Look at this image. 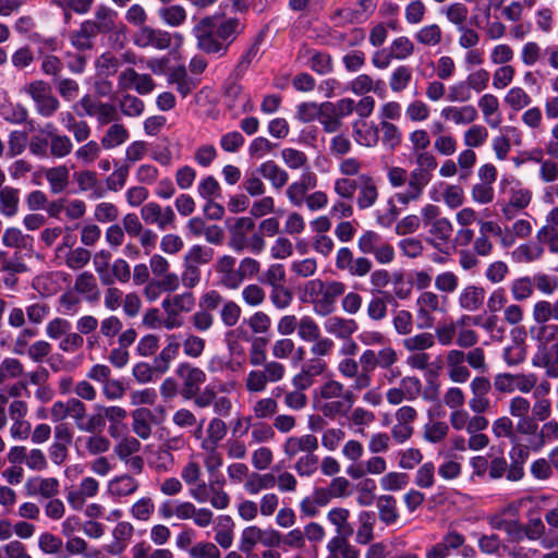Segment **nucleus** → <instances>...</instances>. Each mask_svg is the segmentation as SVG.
I'll return each instance as SVG.
<instances>
[{"instance_id": "f257e3e1", "label": "nucleus", "mask_w": 558, "mask_h": 558, "mask_svg": "<svg viewBox=\"0 0 558 558\" xmlns=\"http://www.w3.org/2000/svg\"><path fill=\"white\" fill-rule=\"evenodd\" d=\"M244 31V24L238 17L218 19L208 15L199 19L192 29L196 47L206 54L225 57L230 46Z\"/></svg>"}, {"instance_id": "f03ea898", "label": "nucleus", "mask_w": 558, "mask_h": 558, "mask_svg": "<svg viewBox=\"0 0 558 558\" xmlns=\"http://www.w3.org/2000/svg\"><path fill=\"white\" fill-rule=\"evenodd\" d=\"M551 412L548 398H537L532 402L530 420H533L535 428L526 430L525 436H529L530 447L535 453L558 440V421L550 420Z\"/></svg>"}, {"instance_id": "7ed1b4c3", "label": "nucleus", "mask_w": 558, "mask_h": 558, "mask_svg": "<svg viewBox=\"0 0 558 558\" xmlns=\"http://www.w3.org/2000/svg\"><path fill=\"white\" fill-rule=\"evenodd\" d=\"M319 411L331 420L347 416L356 399L352 389L336 379H329L319 387Z\"/></svg>"}, {"instance_id": "20e7f679", "label": "nucleus", "mask_w": 558, "mask_h": 558, "mask_svg": "<svg viewBox=\"0 0 558 558\" xmlns=\"http://www.w3.org/2000/svg\"><path fill=\"white\" fill-rule=\"evenodd\" d=\"M255 223L250 217H241L229 228L228 245L234 252H243L248 250L254 254H260L265 248V240L262 234L250 233L254 231Z\"/></svg>"}, {"instance_id": "39448f33", "label": "nucleus", "mask_w": 558, "mask_h": 558, "mask_svg": "<svg viewBox=\"0 0 558 558\" xmlns=\"http://www.w3.org/2000/svg\"><path fill=\"white\" fill-rule=\"evenodd\" d=\"M260 366L262 368L250 371L244 379L245 389L250 393L264 392L268 384L281 381L287 373L286 366L276 360H270Z\"/></svg>"}, {"instance_id": "423d86ee", "label": "nucleus", "mask_w": 558, "mask_h": 558, "mask_svg": "<svg viewBox=\"0 0 558 558\" xmlns=\"http://www.w3.org/2000/svg\"><path fill=\"white\" fill-rule=\"evenodd\" d=\"M195 306V296L191 291L168 295L161 302L166 314L163 327L168 330L180 328L183 325V313H190Z\"/></svg>"}, {"instance_id": "0eeeda50", "label": "nucleus", "mask_w": 558, "mask_h": 558, "mask_svg": "<svg viewBox=\"0 0 558 558\" xmlns=\"http://www.w3.org/2000/svg\"><path fill=\"white\" fill-rule=\"evenodd\" d=\"M352 98L320 104L319 123L326 133H337L343 126V119L352 114Z\"/></svg>"}, {"instance_id": "6e6552de", "label": "nucleus", "mask_w": 558, "mask_h": 558, "mask_svg": "<svg viewBox=\"0 0 558 558\" xmlns=\"http://www.w3.org/2000/svg\"><path fill=\"white\" fill-rule=\"evenodd\" d=\"M73 109L78 116L95 118L99 125H107L119 118L118 109L113 104L104 102L92 95H84Z\"/></svg>"}, {"instance_id": "1a4fd4ad", "label": "nucleus", "mask_w": 558, "mask_h": 558, "mask_svg": "<svg viewBox=\"0 0 558 558\" xmlns=\"http://www.w3.org/2000/svg\"><path fill=\"white\" fill-rule=\"evenodd\" d=\"M25 93L34 101L37 113L44 118L52 117L60 108V101L52 94L51 86L43 80L27 84Z\"/></svg>"}, {"instance_id": "9d476101", "label": "nucleus", "mask_w": 558, "mask_h": 558, "mask_svg": "<svg viewBox=\"0 0 558 558\" xmlns=\"http://www.w3.org/2000/svg\"><path fill=\"white\" fill-rule=\"evenodd\" d=\"M140 215L145 225L155 226L158 230L175 228L177 215L171 206L148 202L141 207Z\"/></svg>"}, {"instance_id": "9b49d317", "label": "nucleus", "mask_w": 558, "mask_h": 558, "mask_svg": "<svg viewBox=\"0 0 558 558\" xmlns=\"http://www.w3.org/2000/svg\"><path fill=\"white\" fill-rule=\"evenodd\" d=\"M175 374L181 380V395L184 399L191 400L201 391V387L207 380L205 371L189 362L178 365Z\"/></svg>"}, {"instance_id": "f8f14e48", "label": "nucleus", "mask_w": 558, "mask_h": 558, "mask_svg": "<svg viewBox=\"0 0 558 558\" xmlns=\"http://www.w3.org/2000/svg\"><path fill=\"white\" fill-rule=\"evenodd\" d=\"M436 211L437 208L433 205H428L424 209L423 228L428 233L426 242L428 244L449 243L448 240L452 233V226L448 219L437 218Z\"/></svg>"}, {"instance_id": "ddd939ff", "label": "nucleus", "mask_w": 558, "mask_h": 558, "mask_svg": "<svg viewBox=\"0 0 558 558\" xmlns=\"http://www.w3.org/2000/svg\"><path fill=\"white\" fill-rule=\"evenodd\" d=\"M180 476L184 484L190 487L189 494L194 500L197 502L207 501V484L203 478V469L197 461H187L181 469Z\"/></svg>"}, {"instance_id": "4468645a", "label": "nucleus", "mask_w": 558, "mask_h": 558, "mask_svg": "<svg viewBox=\"0 0 558 558\" xmlns=\"http://www.w3.org/2000/svg\"><path fill=\"white\" fill-rule=\"evenodd\" d=\"M388 180L391 185L396 187L402 186L407 182L409 184L407 191L396 194V198L399 203L407 205L418 197V174L416 171H412L408 174L404 169L393 167L388 171Z\"/></svg>"}, {"instance_id": "2eb2a0df", "label": "nucleus", "mask_w": 558, "mask_h": 558, "mask_svg": "<svg viewBox=\"0 0 558 558\" xmlns=\"http://www.w3.org/2000/svg\"><path fill=\"white\" fill-rule=\"evenodd\" d=\"M335 265L337 269L347 271L353 277H364L373 267L372 262L367 257L360 256L354 258L353 252L347 246H342L337 251Z\"/></svg>"}, {"instance_id": "dca6fc26", "label": "nucleus", "mask_w": 558, "mask_h": 558, "mask_svg": "<svg viewBox=\"0 0 558 558\" xmlns=\"http://www.w3.org/2000/svg\"><path fill=\"white\" fill-rule=\"evenodd\" d=\"M172 37L167 31L150 26H141L133 35V44L138 48L166 50L171 46Z\"/></svg>"}, {"instance_id": "f3484780", "label": "nucleus", "mask_w": 558, "mask_h": 558, "mask_svg": "<svg viewBox=\"0 0 558 558\" xmlns=\"http://www.w3.org/2000/svg\"><path fill=\"white\" fill-rule=\"evenodd\" d=\"M156 87L151 75L137 73L133 68L124 69L118 76V89L128 92L134 89L138 95H148Z\"/></svg>"}, {"instance_id": "a211bd4d", "label": "nucleus", "mask_w": 558, "mask_h": 558, "mask_svg": "<svg viewBox=\"0 0 558 558\" xmlns=\"http://www.w3.org/2000/svg\"><path fill=\"white\" fill-rule=\"evenodd\" d=\"M235 265V257L228 254L219 256L215 264L218 282L228 290H238L242 286L241 274Z\"/></svg>"}, {"instance_id": "6ab92c4d", "label": "nucleus", "mask_w": 558, "mask_h": 558, "mask_svg": "<svg viewBox=\"0 0 558 558\" xmlns=\"http://www.w3.org/2000/svg\"><path fill=\"white\" fill-rule=\"evenodd\" d=\"M501 190L508 194V209H523L529 206L532 199V193L529 189L523 187L522 183L514 177L502 178L500 181Z\"/></svg>"}, {"instance_id": "aec40b11", "label": "nucleus", "mask_w": 558, "mask_h": 558, "mask_svg": "<svg viewBox=\"0 0 558 558\" xmlns=\"http://www.w3.org/2000/svg\"><path fill=\"white\" fill-rule=\"evenodd\" d=\"M60 482L56 477L39 475L28 477L24 483V494L27 497L50 499L59 494Z\"/></svg>"}, {"instance_id": "412c9836", "label": "nucleus", "mask_w": 558, "mask_h": 558, "mask_svg": "<svg viewBox=\"0 0 558 558\" xmlns=\"http://www.w3.org/2000/svg\"><path fill=\"white\" fill-rule=\"evenodd\" d=\"M532 402L526 397L521 395L514 396L509 400V414L517 418V432L525 436L526 430L535 428L533 420H530L529 412H531Z\"/></svg>"}, {"instance_id": "4be33fe9", "label": "nucleus", "mask_w": 558, "mask_h": 558, "mask_svg": "<svg viewBox=\"0 0 558 558\" xmlns=\"http://www.w3.org/2000/svg\"><path fill=\"white\" fill-rule=\"evenodd\" d=\"M318 439L313 434L301 436H290L282 445V450L289 460H292L301 453L306 454L311 451H317Z\"/></svg>"}, {"instance_id": "5701e85b", "label": "nucleus", "mask_w": 558, "mask_h": 558, "mask_svg": "<svg viewBox=\"0 0 558 558\" xmlns=\"http://www.w3.org/2000/svg\"><path fill=\"white\" fill-rule=\"evenodd\" d=\"M450 423L453 429H465L468 433L483 432L489 424L488 420L484 415L471 416L469 412L463 409L452 411L450 414Z\"/></svg>"}, {"instance_id": "b1692460", "label": "nucleus", "mask_w": 558, "mask_h": 558, "mask_svg": "<svg viewBox=\"0 0 558 558\" xmlns=\"http://www.w3.org/2000/svg\"><path fill=\"white\" fill-rule=\"evenodd\" d=\"M324 558H361V551L349 538L333 535L326 544Z\"/></svg>"}, {"instance_id": "393cba45", "label": "nucleus", "mask_w": 558, "mask_h": 558, "mask_svg": "<svg viewBox=\"0 0 558 558\" xmlns=\"http://www.w3.org/2000/svg\"><path fill=\"white\" fill-rule=\"evenodd\" d=\"M167 83L174 85L177 92L183 97H187L196 87L198 82L191 77L184 65L172 66L167 72Z\"/></svg>"}, {"instance_id": "a878e982", "label": "nucleus", "mask_w": 558, "mask_h": 558, "mask_svg": "<svg viewBox=\"0 0 558 558\" xmlns=\"http://www.w3.org/2000/svg\"><path fill=\"white\" fill-rule=\"evenodd\" d=\"M356 205L364 210L372 207L378 198L376 181L369 174H360L357 183Z\"/></svg>"}, {"instance_id": "bb28decb", "label": "nucleus", "mask_w": 558, "mask_h": 558, "mask_svg": "<svg viewBox=\"0 0 558 558\" xmlns=\"http://www.w3.org/2000/svg\"><path fill=\"white\" fill-rule=\"evenodd\" d=\"M138 488V480L128 473L114 476L108 483V494L118 499L133 496Z\"/></svg>"}, {"instance_id": "cd10ccee", "label": "nucleus", "mask_w": 558, "mask_h": 558, "mask_svg": "<svg viewBox=\"0 0 558 558\" xmlns=\"http://www.w3.org/2000/svg\"><path fill=\"white\" fill-rule=\"evenodd\" d=\"M486 124L492 129H497L501 124V113L499 111V100L493 94H483L477 101Z\"/></svg>"}, {"instance_id": "c85d7f7f", "label": "nucleus", "mask_w": 558, "mask_h": 558, "mask_svg": "<svg viewBox=\"0 0 558 558\" xmlns=\"http://www.w3.org/2000/svg\"><path fill=\"white\" fill-rule=\"evenodd\" d=\"M180 347L179 335L172 333L167 337V344L154 360L156 373L165 374L169 369L171 362L179 354Z\"/></svg>"}, {"instance_id": "c756f323", "label": "nucleus", "mask_w": 558, "mask_h": 558, "mask_svg": "<svg viewBox=\"0 0 558 558\" xmlns=\"http://www.w3.org/2000/svg\"><path fill=\"white\" fill-rule=\"evenodd\" d=\"M359 364L361 365V376H359L357 381L353 383L351 386V388L354 390H363L371 386V374L375 371L376 367H378L376 352L371 349L365 350L360 355Z\"/></svg>"}, {"instance_id": "7c9ffc66", "label": "nucleus", "mask_w": 558, "mask_h": 558, "mask_svg": "<svg viewBox=\"0 0 558 558\" xmlns=\"http://www.w3.org/2000/svg\"><path fill=\"white\" fill-rule=\"evenodd\" d=\"M441 117L445 120L453 122L454 124L465 125L477 120L478 112L477 109L472 105L462 107L448 106L441 110Z\"/></svg>"}, {"instance_id": "2f4dec72", "label": "nucleus", "mask_w": 558, "mask_h": 558, "mask_svg": "<svg viewBox=\"0 0 558 558\" xmlns=\"http://www.w3.org/2000/svg\"><path fill=\"white\" fill-rule=\"evenodd\" d=\"M257 172L268 180L276 190L282 189L289 181L288 172L272 160L260 163Z\"/></svg>"}, {"instance_id": "473e14b6", "label": "nucleus", "mask_w": 558, "mask_h": 558, "mask_svg": "<svg viewBox=\"0 0 558 558\" xmlns=\"http://www.w3.org/2000/svg\"><path fill=\"white\" fill-rule=\"evenodd\" d=\"M352 132L355 142L364 147H375L380 137L378 125L355 121L352 124Z\"/></svg>"}, {"instance_id": "72a5a7b5", "label": "nucleus", "mask_w": 558, "mask_h": 558, "mask_svg": "<svg viewBox=\"0 0 558 558\" xmlns=\"http://www.w3.org/2000/svg\"><path fill=\"white\" fill-rule=\"evenodd\" d=\"M556 324L535 323L530 328V335L533 340L538 343V352H549L547 347L549 343L557 342Z\"/></svg>"}, {"instance_id": "f704fd0d", "label": "nucleus", "mask_w": 558, "mask_h": 558, "mask_svg": "<svg viewBox=\"0 0 558 558\" xmlns=\"http://www.w3.org/2000/svg\"><path fill=\"white\" fill-rule=\"evenodd\" d=\"M276 486V476L272 473L251 472L244 481V490L250 495H257L262 490L271 489Z\"/></svg>"}, {"instance_id": "c9c22d12", "label": "nucleus", "mask_w": 558, "mask_h": 558, "mask_svg": "<svg viewBox=\"0 0 558 558\" xmlns=\"http://www.w3.org/2000/svg\"><path fill=\"white\" fill-rule=\"evenodd\" d=\"M117 13L110 8L100 5L95 11L94 20H87L95 34L109 33L114 28Z\"/></svg>"}, {"instance_id": "e433bc0d", "label": "nucleus", "mask_w": 558, "mask_h": 558, "mask_svg": "<svg viewBox=\"0 0 558 558\" xmlns=\"http://www.w3.org/2000/svg\"><path fill=\"white\" fill-rule=\"evenodd\" d=\"M485 299V290L476 286H468L463 288L459 295V305L468 312L477 311Z\"/></svg>"}, {"instance_id": "4c0bfd02", "label": "nucleus", "mask_w": 558, "mask_h": 558, "mask_svg": "<svg viewBox=\"0 0 558 558\" xmlns=\"http://www.w3.org/2000/svg\"><path fill=\"white\" fill-rule=\"evenodd\" d=\"M45 178L49 183L52 194H60L69 185L70 170L66 166H56L45 171Z\"/></svg>"}, {"instance_id": "58836bf2", "label": "nucleus", "mask_w": 558, "mask_h": 558, "mask_svg": "<svg viewBox=\"0 0 558 558\" xmlns=\"http://www.w3.org/2000/svg\"><path fill=\"white\" fill-rule=\"evenodd\" d=\"M76 442L83 446L86 453L95 457L108 452L111 446L109 438L101 433L78 437Z\"/></svg>"}, {"instance_id": "ea45409f", "label": "nucleus", "mask_w": 558, "mask_h": 558, "mask_svg": "<svg viewBox=\"0 0 558 558\" xmlns=\"http://www.w3.org/2000/svg\"><path fill=\"white\" fill-rule=\"evenodd\" d=\"M350 511L345 508L336 507L327 512V520L336 527V535L349 538L354 530L349 523Z\"/></svg>"}, {"instance_id": "a19ab883", "label": "nucleus", "mask_w": 558, "mask_h": 558, "mask_svg": "<svg viewBox=\"0 0 558 558\" xmlns=\"http://www.w3.org/2000/svg\"><path fill=\"white\" fill-rule=\"evenodd\" d=\"M52 129L53 124L48 123L36 135L32 136L28 147L33 155L41 158L49 157Z\"/></svg>"}, {"instance_id": "79ce46f5", "label": "nucleus", "mask_w": 558, "mask_h": 558, "mask_svg": "<svg viewBox=\"0 0 558 558\" xmlns=\"http://www.w3.org/2000/svg\"><path fill=\"white\" fill-rule=\"evenodd\" d=\"M532 365L545 368L550 378H558V344L551 345L550 352H537L532 359Z\"/></svg>"}, {"instance_id": "37998d69", "label": "nucleus", "mask_w": 558, "mask_h": 558, "mask_svg": "<svg viewBox=\"0 0 558 558\" xmlns=\"http://www.w3.org/2000/svg\"><path fill=\"white\" fill-rule=\"evenodd\" d=\"M356 329L357 324L353 319L332 316L325 322V330L340 339L349 338Z\"/></svg>"}, {"instance_id": "c03bdc74", "label": "nucleus", "mask_w": 558, "mask_h": 558, "mask_svg": "<svg viewBox=\"0 0 558 558\" xmlns=\"http://www.w3.org/2000/svg\"><path fill=\"white\" fill-rule=\"evenodd\" d=\"M445 301V298H440L434 292H422L421 293V329L429 328L434 324V319L429 314L424 313L427 311H441V303Z\"/></svg>"}, {"instance_id": "a18cd8bd", "label": "nucleus", "mask_w": 558, "mask_h": 558, "mask_svg": "<svg viewBox=\"0 0 558 558\" xmlns=\"http://www.w3.org/2000/svg\"><path fill=\"white\" fill-rule=\"evenodd\" d=\"M532 318L534 323L558 322V298L554 301L538 300L532 308Z\"/></svg>"}, {"instance_id": "49530a36", "label": "nucleus", "mask_w": 558, "mask_h": 558, "mask_svg": "<svg viewBox=\"0 0 558 558\" xmlns=\"http://www.w3.org/2000/svg\"><path fill=\"white\" fill-rule=\"evenodd\" d=\"M155 501L148 496H142L136 499L130 507L129 512L132 519L140 522H147L155 513Z\"/></svg>"}, {"instance_id": "de8ad7c7", "label": "nucleus", "mask_w": 558, "mask_h": 558, "mask_svg": "<svg viewBox=\"0 0 558 558\" xmlns=\"http://www.w3.org/2000/svg\"><path fill=\"white\" fill-rule=\"evenodd\" d=\"M128 138V129L121 123H113L106 130L100 140V145L105 149H112L125 143Z\"/></svg>"}, {"instance_id": "09e8293b", "label": "nucleus", "mask_w": 558, "mask_h": 558, "mask_svg": "<svg viewBox=\"0 0 558 558\" xmlns=\"http://www.w3.org/2000/svg\"><path fill=\"white\" fill-rule=\"evenodd\" d=\"M38 548L44 554L54 558H65V555H63V539L51 532H44L38 536Z\"/></svg>"}, {"instance_id": "8fccbe9b", "label": "nucleus", "mask_w": 558, "mask_h": 558, "mask_svg": "<svg viewBox=\"0 0 558 558\" xmlns=\"http://www.w3.org/2000/svg\"><path fill=\"white\" fill-rule=\"evenodd\" d=\"M76 182L82 192H89L94 198H100L104 195L105 190L94 171L84 170L76 173Z\"/></svg>"}, {"instance_id": "3c124183", "label": "nucleus", "mask_w": 558, "mask_h": 558, "mask_svg": "<svg viewBox=\"0 0 558 558\" xmlns=\"http://www.w3.org/2000/svg\"><path fill=\"white\" fill-rule=\"evenodd\" d=\"M133 533H134V527L130 522H126V521L119 522L112 531V535H113L114 539L117 541V543L111 545L108 548V551L113 555L122 554L126 546L125 543L132 538Z\"/></svg>"}, {"instance_id": "603ef678", "label": "nucleus", "mask_w": 558, "mask_h": 558, "mask_svg": "<svg viewBox=\"0 0 558 558\" xmlns=\"http://www.w3.org/2000/svg\"><path fill=\"white\" fill-rule=\"evenodd\" d=\"M543 253L544 248L539 243L527 242L515 247L511 256L515 263H532L539 259Z\"/></svg>"}, {"instance_id": "864d4df0", "label": "nucleus", "mask_w": 558, "mask_h": 558, "mask_svg": "<svg viewBox=\"0 0 558 558\" xmlns=\"http://www.w3.org/2000/svg\"><path fill=\"white\" fill-rule=\"evenodd\" d=\"M532 101V97L520 86L511 87L504 97L505 105L515 112L527 108Z\"/></svg>"}, {"instance_id": "5fc2aeb1", "label": "nucleus", "mask_w": 558, "mask_h": 558, "mask_svg": "<svg viewBox=\"0 0 558 558\" xmlns=\"http://www.w3.org/2000/svg\"><path fill=\"white\" fill-rule=\"evenodd\" d=\"M345 292V284L340 281H326L323 296L320 298L319 308L325 312H331L336 300Z\"/></svg>"}, {"instance_id": "6e6d98bb", "label": "nucleus", "mask_w": 558, "mask_h": 558, "mask_svg": "<svg viewBox=\"0 0 558 558\" xmlns=\"http://www.w3.org/2000/svg\"><path fill=\"white\" fill-rule=\"evenodd\" d=\"M214 258V250L204 245H192L184 254L182 262L192 266H205Z\"/></svg>"}, {"instance_id": "4d7b16f0", "label": "nucleus", "mask_w": 558, "mask_h": 558, "mask_svg": "<svg viewBox=\"0 0 558 558\" xmlns=\"http://www.w3.org/2000/svg\"><path fill=\"white\" fill-rule=\"evenodd\" d=\"M73 149V143L68 135L60 134L53 125L52 134L50 135V153L49 156L53 158H64Z\"/></svg>"}, {"instance_id": "13d9d810", "label": "nucleus", "mask_w": 558, "mask_h": 558, "mask_svg": "<svg viewBox=\"0 0 558 558\" xmlns=\"http://www.w3.org/2000/svg\"><path fill=\"white\" fill-rule=\"evenodd\" d=\"M228 426L219 417H213L206 429V437L203 438L201 446H219L221 440L227 436Z\"/></svg>"}, {"instance_id": "bf43d9fd", "label": "nucleus", "mask_w": 558, "mask_h": 558, "mask_svg": "<svg viewBox=\"0 0 558 558\" xmlns=\"http://www.w3.org/2000/svg\"><path fill=\"white\" fill-rule=\"evenodd\" d=\"M110 260L111 253L108 250H100L93 258L95 271L104 286L113 284V277L109 272Z\"/></svg>"}, {"instance_id": "052dcab7", "label": "nucleus", "mask_w": 558, "mask_h": 558, "mask_svg": "<svg viewBox=\"0 0 558 558\" xmlns=\"http://www.w3.org/2000/svg\"><path fill=\"white\" fill-rule=\"evenodd\" d=\"M375 514L372 511H362L359 514L360 526L356 531L355 541L361 545L368 544L374 535Z\"/></svg>"}, {"instance_id": "680f3d73", "label": "nucleus", "mask_w": 558, "mask_h": 558, "mask_svg": "<svg viewBox=\"0 0 558 558\" xmlns=\"http://www.w3.org/2000/svg\"><path fill=\"white\" fill-rule=\"evenodd\" d=\"M19 190L12 186H4L0 190V211L5 217H12L19 209Z\"/></svg>"}, {"instance_id": "e2e57ef3", "label": "nucleus", "mask_w": 558, "mask_h": 558, "mask_svg": "<svg viewBox=\"0 0 558 558\" xmlns=\"http://www.w3.org/2000/svg\"><path fill=\"white\" fill-rule=\"evenodd\" d=\"M180 343L184 355L194 360L199 359L206 348L205 339L192 332L185 333Z\"/></svg>"}, {"instance_id": "0e129e2a", "label": "nucleus", "mask_w": 558, "mask_h": 558, "mask_svg": "<svg viewBox=\"0 0 558 558\" xmlns=\"http://www.w3.org/2000/svg\"><path fill=\"white\" fill-rule=\"evenodd\" d=\"M511 296L517 302L530 299L534 293V282L532 277L523 276L510 282Z\"/></svg>"}, {"instance_id": "69168bd1", "label": "nucleus", "mask_w": 558, "mask_h": 558, "mask_svg": "<svg viewBox=\"0 0 558 558\" xmlns=\"http://www.w3.org/2000/svg\"><path fill=\"white\" fill-rule=\"evenodd\" d=\"M304 52L310 57L308 66L313 71L320 75L331 72L332 59L329 53L322 51H312L307 48L304 49Z\"/></svg>"}, {"instance_id": "338daca9", "label": "nucleus", "mask_w": 558, "mask_h": 558, "mask_svg": "<svg viewBox=\"0 0 558 558\" xmlns=\"http://www.w3.org/2000/svg\"><path fill=\"white\" fill-rule=\"evenodd\" d=\"M293 299L292 290L284 284L270 288L269 300L271 305L278 311H284L290 307Z\"/></svg>"}, {"instance_id": "774afa93", "label": "nucleus", "mask_w": 558, "mask_h": 558, "mask_svg": "<svg viewBox=\"0 0 558 558\" xmlns=\"http://www.w3.org/2000/svg\"><path fill=\"white\" fill-rule=\"evenodd\" d=\"M377 509L379 519L386 524H392L397 521V501L392 496H380L377 500Z\"/></svg>"}]
</instances>
